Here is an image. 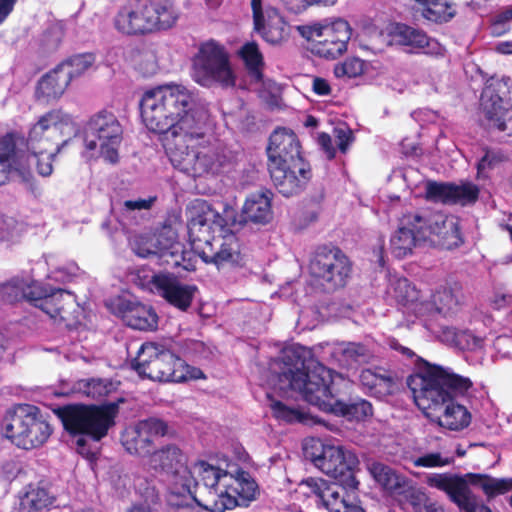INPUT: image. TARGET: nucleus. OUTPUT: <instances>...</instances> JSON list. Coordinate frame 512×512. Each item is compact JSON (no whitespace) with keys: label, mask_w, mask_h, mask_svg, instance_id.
<instances>
[{"label":"nucleus","mask_w":512,"mask_h":512,"mask_svg":"<svg viewBox=\"0 0 512 512\" xmlns=\"http://www.w3.org/2000/svg\"><path fill=\"white\" fill-rule=\"evenodd\" d=\"M140 112L144 126L164 136V147L174 167L194 178L220 171V157L209 139L213 119L189 87L170 82L146 90Z\"/></svg>","instance_id":"f257e3e1"},{"label":"nucleus","mask_w":512,"mask_h":512,"mask_svg":"<svg viewBox=\"0 0 512 512\" xmlns=\"http://www.w3.org/2000/svg\"><path fill=\"white\" fill-rule=\"evenodd\" d=\"M309 355L310 351L302 346L283 350L282 371L278 378L280 391L296 392L320 410L342 416L349 421H362L372 416V406L366 400L357 399L349 403L338 401L334 390L344 381V377L313 359L306 360Z\"/></svg>","instance_id":"f03ea898"},{"label":"nucleus","mask_w":512,"mask_h":512,"mask_svg":"<svg viewBox=\"0 0 512 512\" xmlns=\"http://www.w3.org/2000/svg\"><path fill=\"white\" fill-rule=\"evenodd\" d=\"M415 404L439 426L458 431L466 428L471 415L465 406L453 402V398L467 392L472 382L454 373L450 368L427 364L408 380Z\"/></svg>","instance_id":"7ed1b4c3"},{"label":"nucleus","mask_w":512,"mask_h":512,"mask_svg":"<svg viewBox=\"0 0 512 512\" xmlns=\"http://www.w3.org/2000/svg\"><path fill=\"white\" fill-rule=\"evenodd\" d=\"M223 213L199 199L193 201L186 211L192 250L205 263L217 267L239 264L242 260L238 240L231 230L234 211L225 207Z\"/></svg>","instance_id":"20e7f679"},{"label":"nucleus","mask_w":512,"mask_h":512,"mask_svg":"<svg viewBox=\"0 0 512 512\" xmlns=\"http://www.w3.org/2000/svg\"><path fill=\"white\" fill-rule=\"evenodd\" d=\"M429 243L445 249L461 244L459 219L440 212L422 218L418 214L404 215L390 238V251L397 258L410 255L418 244Z\"/></svg>","instance_id":"39448f33"},{"label":"nucleus","mask_w":512,"mask_h":512,"mask_svg":"<svg viewBox=\"0 0 512 512\" xmlns=\"http://www.w3.org/2000/svg\"><path fill=\"white\" fill-rule=\"evenodd\" d=\"M233 483L227 487L203 483L207 497L199 499L193 494L197 485L170 488L169 512H224L255 499L257 484L244 471L233 472Z\"/></svg>","instance_id":"423d86ee"},{"label":"nucleus","mask_w":512,"mask_h":512,"mask_svg":"<svg viewBox=\"0 0 512 512\" xmlns=\"http://www.w3.org/2000/svg\"><path fill=\"white\" fill-rule=\"evenodd\" d=\"M77 130L73 117L61 109L40 115L31 125L26 144L29 159L35 163L39 175L52 174L56 156Z\"/></svg>","instance_id":"0eeeda50"},{"label":"nucleus","mask_w":512,"mask_h":512,"mask_svg":"<svg viewBox=\"0 0 512 512\" xmlns=\"http://www.w3.org/2000/svg\"><path fill=\"white\" fill-rule=\"evenodd\" d=\"M143 465L155 472H162L169 477V487L182 488L183 485H197V478L209 486L227 487L233 483V471L224 470L205 461L188 465L186 455L181 449L169 444L152 451Z\"/></svg>","instance_id":"6e6552de"},{"label":"nucleus","mask_w":512,"mask_h":512,"mask_svg":"<svg viewBox=\"0 0 512 512\" xmlns=\"http://www.w3.org/2000/svg\"><path fill=\"white\" fill-rule=\"evenodd\" d=\"M271 179L284 196L298 193L309 181L310 167L300 154L296 135L285 128L277 129L268 146Z\"/></svg>","instance_id":"1a4fd4ad"},{"label":"nucleus","mask_w":512,"mask_h":512,"mask_svg":"<svg viewBox=\"0 0 512 512\" xmlns=\"http://www.w3.org/2000/svg\"><path fill=\"white\" fill-rule=\"evenodd\" d=\"M179 11L170 0H129L117 11L113 25L125 35H142L173 27Z\"/></svg>","instance_id":"9d476101"},{"label":"nucleus","mask_w":512,"mask_h":512,"mask_svg":"<svg viewBox=\"0 0 512 512\" xmlns=\"http://www.w3.org/2000/svg\"><path fill=\"white\" fill-rule=\"evenodd\" d=\"M133 367L141 377L154 381L182 382L202 377L199 369L187 365L170 349L151 342L141 346Z\"/></svg>","instance_id":"9b49d317"},{"label":"nucleus","mask_w":512,"mask_h":512,"mask_svg":"<svg viewBox=\"0 0 512 512\" xmlns=\"http://www.w3.org/2000/svg\"><path fill=\"white\" fill-rule=\"evenodd\" d=\"M307 42V49L316 57L335 60L344 55L352 37V27L342 18H325L297 26Z\"/></svg>","instance_id":"f8f14e48"},{"label":"nucleus","mask_w":512,"mask_h":512,"mask_svg":"<svg viewBox=\"0 0 512 512\" xmlns=\"http://www.w3.org/2000/svg\"><path fill=\"white\" fill-rule=\"evenodd\" d=\"M1 425L4 437L18 448L26 450L43 445L52 432L39 409L28 404L7 410Z\"/></svg>","instance_id":"ddd939ff"},{"label":"nucleus","mask_w":512,"mask_h":512,"mask_svg":"<svg viewBox=\"0 0 512 512\" xmlns=\"http://www.w3.org/2000/svg\"><path fill=\"white\" fill-rule=\"evenodd\" d=\"M192 79L200 86L233 88L236 72L225 48L215 41L202 43L192 60Z\"/></svg>","instance_id":"4468645a"},{"label":"nucleus","mask_w":512,"mask_h":512,"mask_svg":"<svg viewBox=\"0 0 512 512\" xmlns=\"http://www.w3.org/2000/svg\"><path fill=\"white\" fill-rule=\"evenodd\" d=\"M122 140L123 127L117 117L112 112L100 111L87 124L85 153L92 158H101L109 164H116L120 159Z\"/></svg>","instance_id":"2eb2a0df"},{"label":"nucleus","mask_w":512,"mask_h":512,"mask_svg":"<svg viewBox=\"0 0 512 512\" xmlns=\"http://www.w3.org/2000/svg\"><path fill=\"white\" fill-rule=\"evenodd\" d=\"M304 453L317 469L332 478L338 479L349 473V485L357 488L358 481L351 473L359 460L351 449L332 440L311 438L304 443Z\"/></svg>","instance_id":"dca6fc26"},{"label":"nucleus","mask_w":512,"mask_h":512,"mask_svg":"<svg viewBox=\"0 0 512 512\" xmlns=\"http://www.w3.org/2000/svg\"><path fill=\"white\" fill-rule=\"evenodd\" d=\"M426 483L444 491L456 505L465 503L471 486L482 489L488 497L504 494L512 489L511 478L496 479L481 474H467L464 477L429 474Z\"/></svg>","instance_id":"f3484780"},{"label":"nucleus","mask_w":512,"mask_h":512,"mask_svg":"<svg viewBox=\"0 0 512 512\" xmlns=\"http://www.w3.org/2000/svg\"><path fill=\"white\" fill-rule=\"evenodd\" d=\"M116 407L72 405L61 410L63 425L71 434L90 436L98 441L103 438L114 424Z\"/></svg>","instance_id":"a211bd4d"},{"label":"nucleus","mask_w":512,"mask_h":512,"mask_svg":"<svg viewBox=\"0 0 512 512\" xmlns=\"http://www.w3.org/2000/svg\"><path fill=\"white\" fill-rule=\"evenodd\" d=\"M132 248L138 256L151 258L159 266L178 267L186 258L181 243L176 241L175 231L168 227H164L157 236L135 239Z\"/></svg>","instance_id":"6ab92c4d"},{"label":"nucleus","mask_w":512,"mask_h":512,"mask_svg":"<svg viewBox=\"0 0 512 512\" xmlns=\"http://www.w3.org/2000/svg\"><path fill=\"white\" fill-rule=\"evenodd\" d=\"M299 488L301 493L313 498L329 512H363L355 495L337 483H329L322 478H308L300 483Z\"/></svg>","instance_id":"aec40b11"},{"label":"nucleus","mask_w":512,"mask_h":512,"mask_svg":"<svg viewBox=\"0 0 512 512\" xmlns=\"http://www.w3.org/2000/svg\"><path fill=\"white\" fill-rule=\"evenodd\" d=\"M508 87L496 82L487 85L481 95V109L491 128L506 131L512 127V99L505 98Z\"/></svg>","instance_id":"412c9836"},{"label":"nucleus","mask_w":512,"mask_h":512,"mask_svg":"<svg viewBox=\"0 0 512 512\" xmlns=\"http://www.w3.org/2000/svg\"><path fill=\"white\" fill-rule=\"evenodd\" d=\"M142 287L162 298L169 304L186 311L198 292L195 285L185 284L175 276L165 273L153 274L150 279L141 283Z\"/></svg>","instance_id":"4be33fe9"},{"label":"nucleus","mask_w":512,"mask_h":512,"mask_svg":"<svg viewBox=\"0 0 512 512\" xmlns=\"http://www.w3.org/2000/svg\"><path fill=\"white\" fill-rule=\"evenodd\" d=\"M384 41L390 45L408 48L411 52L430 55L443 54V46L423 31L400 23H388L381 32Z\"/></svg>","instance_id":"5701e85b"},{"label":"nucleus","mask_w":512,"mask_h":512,"mask_svg":"<svg viewBox=\"0 0 512 512\" xmlns=\"http://www.w3.org/2000/svg\"><path fill=\"white\" fill-rule=\"evenodd\" d=\"M348 258L339 249H319L310 262L311 274L332 288L341 287L350 273Z\"/></svg>","instance_id":"b1692460"},{"label":"nucleus","mask_w":512,"mask_h":512,"mask_svg":"<svg viewBox=\"0 0 512 512\" xmlns=\"http://www.w3.org/2000/svg\"><path fill=\"white\" fill-rule=\"evenodd\" d=\"M35 299H30L35 307L40 308L54 321H63L71 326L77 319L78 305L73 294L64 290L48 293L40 285V290L34 289Z\"/></svg>","instance_id":"393cba45"},{"label":"nucleus","mask_w":512,"mask_h":512,"mask_svg":"<svg viewBox=\"0 0 512 512\" xmlns=\"http://www.w3.org/2000/svg\"><path fill=\"white\" fill-rule=\"evenodd\" d=\"M166 432L164 422L157 419L144 420L124 431L122 444L128 453L140 456L144 461L151 454L154 441Z\"/></svg>","instance_id":"a878e982"},{"label":"nucleus","mask_w":512,"mask_h":512,"mask_svg":"<svg viewBox=\"0 0 512 512\" xmlns=\"http://www.w3.org/2000/svg\"><path fill=\"white\" fill-rule=\"evenodd\" d=\"M108 309L133 329L154 330L158 316L151 306L126 297H116L107 303Z\"/></svg>","instance_id":"bb28decb"},{"label":"nucleus","mask_w":512,"mask_h":512,"mask_svg":"<svg viewBox=\"0 0 512 512\" xmlns=\"http://www.w3.org/2000/svg\"><path fill=\"white\" fill-rule=\"evenodd\" d=\"M255 30L271 44H279L288 36L287 24L276 8L263 6L262 0H251Z\"/></svg>","instance_id":"cd10ccee"},{"label":"nucleus","mask_w":512,"mask_h":512,"mask_svg":"<svg viewBox=\"0 0 512 512\" xmlns=\"http://www.w3.org/2000/svg\"><path fill=\"white\" fill-rule=\"evenodd\" d=\"M425 194L427 199L435 202L466 205L477 200L479 190L476 185L471 183L454 185L427 182L425 185Z\"/></svg>","instance_id":"c85d7f7f"},{"label":"nucleus","mask_w":512,"mask_h":512,"mask_svg":"<svg viewBox=\"0 0 512 512\" xmlns=\"http://www.w3.org/2000/svg\"><path fill=\"white\" fill-rule=\"evenodd\" d=\"M13 170L29 189L34 188L35 178L30 168L22 162V157L16 153L14 138L6 136L0 139V185L6 183Z\"/></svg>","instance_id":"c756f323"},{"label":"nucleus","mask_w":512,"mask_h":512,"mask_svg":"<svg viewBox=\"0 0 512 512\" xmlns=\"http://www.w3.org/2000/svg\"><path fill=\"white\" fill-rule=\"evenodd\" d=\"M238 55L243 61L246 69L248 70L250 76L257 82L261 83L262 86L267 89L259 90L260 96L268 100L269 97L275 98L279 92V88L277 84L271 80L264 81L263 80V69H264V58L261 53L259 46L256 42L250 41L246 42L238 51Z\"/></svg>","instance_id":"7c9ffc66"},{"label":"nucleus","mask_w":512,"mask_h":512,"mask_svg":"<svg viewBox=\"0 0 512 512\" xmlns=\"http://www.w3.org/2000/svg\"><path fill=\"white\" fill-rule=\"evenodd\" d=\"M458 307V298L449 287H440L435 291L424 294L419 309V318L430 321L438 315L447 316L456 311Z\"/></svg>","instance_id":"2f4dec72"},{"label":"nucleus","mask_w":512,"mask_h":512,"mask_svg":"<svg viewBox=\"0 0 512 512\" xmlns=\"http://www.w3.org/2000/svg\"><path fill=\"white\" fill-rule=\"evenodd\" d=\"M241 217L244 222L269 223L273 219L271 192L260 190L249 194L242 205Z\"/></svg>","instance_id":"473e14b6"},{"label":"nucleus","mask_w":512,"mask_h":512,"mask_svg":"<svg viewBox=\"0 0 512 512\" xmlns=\"http://www.w3.org/2000/svg\"><path fill=\"white\" fill-rule=\"evenodd\" d=\"M367 470L376 484L386 493H401L409 486V480L405 476L382 462H369Z\"/></svg>","instance_id":"72a5a7b5"},{"label":"nucleus","mask_w":512,"mask_h":512,"mask_svg":"<svg viewBox=\"0 0 512 512\" xmlns=\"http://www.w3.org/2000/svg\"><path fill=\"white\" fill-rule=\"evenodd\" d=\"M388 293L404 307L406 313H412L416 317L419 315L418 306H421V300L424 297L406 278L395 279L388 290Z\"/></svg>","instance_id":"f704fd0d"},{"label":"nucleus","mask_w":512,"mask_h":512,"mask_svg":"<svg viewBox=\"0 0 512 512\" xmlns=\"http://www.w3.org/2000/svg\"><path fill=\"white\" fill-rule=\"evenodd\" d=\"M69 86V83L56 66L46 73L38 81L36 97L40 100L50 102L59 99Z\"/></svg>","instance_id":"c9c22d12"},{"label":"nucleus","mask_w":512,"mask_h":512,"mask_svg":"<svg viewBox=\"0 0 512 512\" xmlns=\"http://www.w3.org/2000/svg\"><path fill=\"white\" fill-rule=\"evenodd\" d=\"M34 289L40 290V283L22 279H14L0 284V300L14 303L22 299H35Z\"/></svg>","instance_id":"e433bc0d"},{"label":"nucleus","mask_w":512,"mask_h":512,"mask_svg":"<svg viewBox=\"0 0 512 512\" xmlns=\"http://www.w3.org/2000/svg\"><path fill=\"white\" fill-rule=\"evenodd\" d=\"M54 502V495L45 488L30 487L20 498L18 512H40L50 508Z\"/></svg>","instance_id":"4c0bfd02"},{"label":"nucleus","mask_w":512,"mask_h":512,"mask_svg":"<svg viewBox=\"0 0 512 512\" xmlns=\"http://www.w3.org/2000/svg\"><path fill=\"white\" fill-rule=\"evenodd\" d=\"M421 4L422 16L432 22H447L455 15V9L448 0H415Z\"/></svg>","instance_id":"58836bf2"},{"label":"nucleus","mask_w":512,"mask_h":512,"mask_svg":"<svg viewBox=\"0 0 512 512\" xmlns=\"http://www.w3.org/2000/svg\"><path fill=\"white\" fill-rule=\"evenodd\" d=\"M93 54L85 53L70 57L58 65L59 71L70 84L72 80L85 74L94 64Z\"/></svg>","instance_id":"ea45409f"},{"label":"nucleus","mask_w":512,"mask_h":512,"mask_svg":"<svg viewBox=\"0 0 512 512\" xmlns=\"http://www.w3.org/2000/svg\"><path fill=\"white\" fill-rule=\"evenodd\" d=\"M115 389L116 386L111 381L105 379H91L78 381L75 385L74 392L91 398H101Z\"/></svg>","instance_id":"a19ab883"},{"label":"nucleus","mask_w":512,"mask_h":512,"mask_svg":"<svg viewBox=\"0 0 512 512\" xmlns=\"http://www.w3.org/2000/svg\"><path fill=\"white\" fill-rule=\"evenodd\" d=\"M359 379L362 386L374 394L388 392L392 385V380L389 377L371 369L362 370Z\"/></svg>","instance_id":"79ce46f5"},{"label":"nucleus","mask_w":512,"mask_h":512,"mask_svg":"<svg viewBox=\"0 0 512 512\" xmlns=\"http://www.w3.org/2000/svg\"><path fill=\"white\" fill-rule=\"evenodd\" d=\"M333 356L343 366H350L366 353V348L357 343H337L332 348Z\"/></svg>","instance_id":"37998d69"},{"label":"nucleus","mask_w":512,"mask_h":512,"mask_svg":"<svg viewBox=\"0 0 512 512\" xmlns=\"http://www.w3.org/2000/svg\"><path fill=\"white\" fill-rule=\"evenodd\" d=\"M269 407L275 418L287 423H307L309 418L301 410L290 408L281 401L269 397Z\"/></svg>","instance_id":"c03bdc74"},{"label":"nucleus","mask_w":512,"mask_h":512,"mask_svg":"<svg viewBox=\"0 0 512 512\" xmlns=\"http://www.w3.org/2000/svg\"><path fill=\"white\" fill-rule=\"evenodd\" d=\"M365 63L359 58H348L334 67V74L337 78H356L364 73Z\"/></svg>","instance_id":"a18cd8bd"},{"label":"nucleus","mask_w":512,"mask_h":512,"mask_svg":"<svg viewBox=\"0 0 512 512\" xmlns=\"http://www.w3.org/2000/svg\"><path fill=\"white\" fill-rule=\"evenodd\" d=\"M64 36V30L61 23L50 25L40 36V46L47 51L56 49Z\"/></svg>","instance_id":"49530a36"},{"label":"nucleus","mask_w":512,"mask_h":512,"mask_svg":"<svg viewBox=\"0 0 512 512\" xmlns=\"http://www.w3.org/2000/svg\"><path fill=\"white\" fill-rule=\"evenodd\" d=\"M453 462V458L445 456L439 452L427 453L422 456L412 459V463L415 467L423 468H439L450 465Z\"/></svg>","instance_id":"de8ad7c7"},{"label":"nucleus","mask_w":512,"mask_h":512,"mask_svg":"<svg viewBox=\"0 0 512 512\" xmlns=\"http://www.w3.org/2000/svg\"><path fill=\"white\" fill-rule=\"evenodd\" d=\"M424 326L431 331L440 341L458 347V342L461 338V332L457 331L453 327L441 326L436 327L434 324L430 323L428 320H425Z\"/></svg>","instance_id":"09e8293b"},{"label":"nucleus","mask_w":512,"mask_h":512,"mask_svg":"<svg viewBox=\"0 0 512 512\" xmlns=\"http://www.w3.org/2000/svg\"><path fill=\"white\" fill-rule=\"evenodd\" d=\"M506 159L505 155L500 151L490 150L478 162V175L486 177L488 172L498 165H500Z\"/></svg>","instance_id":"8fccbe9b"},{"label":"nucleus","mask_w":512,"mask_h":512,"mask_svg":"<svg viewBox=\"0 0 512 512\" xmlns=\"http://www.w3.org/2000/svg\"><path fill=\"white\" fill-rule=\"evenodd\" d=\"M292 12L299 13L312 6L331 7L338 0H281Z\"/></svg>","instance_id":"3c124183"},{"label":"nucleus","mask_w":512,"mask_h":512,"mask_svg":"<svg viewBox=\"0 0 512 512\" xmlns=\"http://www.w3.org/2000/svg\"><path fill=\"white\" fill-rule=\"evenodd\" d=\"M512 21V7L506 8L496 14L491 23V32L495 36H500L509 31Z\"/></svg>","instance_id":"603ef678"},{"label":"nucleus","mask_w":512,"mask_h":512,"mask_svg":"<svg viewBox=\"0 0 512 512\" xmlns=\"http://www.w3.org/2000/svg\"><path fill=\"white\" fill-rule=\"evenodd\" d=\"M20 228L12 217H0V239L13 241L19 236Z\"/></svg>","instance_id":"864d4df0"},{"label":"nucleus","mask_w":512,"mask_h":512,"mask_svg":"<svg viewBox=\"0 0 512 512\" xmlns=\"http://www.w3.org/2000/svg\"><path fill=\"white\" fill-rule=\"evenodd\" d=\"M485 345L486 343L484 339L477 337L468 331L461 332V338L458 342L459 349L477 352L482 351Z\"/></svg>","instance_id":"5fc2aeb1"},{"label":"nucleus","mask_w":512,"mask_h":512,"mask_svg":"<svg viewBox=\"0 0 512 512\" xmlns=\"http://www.w3.org/2000/svg\"><path fill=\"white\" fill-rule=\"evenodd\" d=\"M467 500H465L464 504L457 505L461 510L465 512H491V510L478 503V500L472 491V488L468 490Z\"/></svg>","instance_id":"6e6d98bb"},{"label":"nucleus","mask_w":512,"mask_h":512,"mask_svg":"<svg viewBox=\"0 0 512 512\" xmlns=\"http://www.w3.org/2000/svg\"><path fill=\"white\" fill-rule=\"evenodd\" d=\"M336 143L342 152H346L348 146L353 141L352 131L346 127H338L335 129Z\"/></svg>","instance_id":"4d7b16f0"},{"label":"nucleus","mask_w":512,"mask_h":512,"mask_svg":"<svg viewBox=\"0 0 512 512\" xmlns=\"http://www.w3.org/2000/svg\"><path fill=\"white\" fill-rule=\"evenodd\" d=\"M153 202L154 198L127 200L123 203V211L128 213L134 210H147Z\"/></svg>","instance_id":"13d9d810"},{"label":"nucleus","mask_w":512,"mask_h":512,"mask_svg":"<svg viewBox=\"0 0 512 512\" xmlns=\"http://www.w3.org/2000/svg\"><path fill=\"white\" fill-rule=\"evenodd\" d=\"M18 0H0V25L13 12Z\"/></svg>","instance_id":"bf43d9fd"},{"label":"nucleus","mask_w":512,"mask_h":512,"mask_svg":"<svg viewBox=\"0 0 512 512\" xmlns=\"http://www.w3.org/2000/svg\"><path fill=\"white\" fill-rule=\"evenodd\" d=\"M313 91L320 95V96H326L331 93V87L327 80L323 78H315L313 80Z\"/></svg>","instance_id":"052dcab7"},{"label":"nucleus","mask_w":512,"mask_h":512,"mask_svg":"<svg viewBox=\"0 0 512 512\" xmlns=\"http://www.w3.org/2000/svg\"><path fill=\"white\" fill-rule=\"evenodd\" d=\"M318 143L324 149L329 158H333L335 155V149L332 145L331 137L326 133L318 135Z\"/></svg>","instance_id":"680f3d73"},{"label":"nucleus","mask_w":512,"mask_h":512,"mask_svg":"<svg viewBox=\"0 0 512 512\" xmlns=\"http://www.w3.org/2000/svg\"><path fill=\"white\" fill-rule=\"evenodd\" d=\"M495 50L500 54H512V41L500 42L496 45Z\"/></svg>","instance_id":"e2e57ef3"},{"label":"nucleus","mask_w":512,"mask_h":512,"mask_svg":"<svg viewBox=\"0 0 512 512\" xmlns=\"http://www.w3.org/2000/svg\"><path fill=\"white\" fill-rule=\"evenodd\" d=\"M76 446H77L78 453H80L81 455H83L85 457H90L92 455L89 451H87L85 449V440H84V438L81 437V438L77 439Z\"/></svg>","instance_id":"0e129e2a"},{"label":"nucleus","mask_w":512,"mask_h":512,"mask_svg":"<svg viewBox=\"0 0 512 512\" xmlns=\"http://www.w3.org/2000/svg\"><path fill=\"white\" fill-rule=\"evenodd\" d=\"M305 126L306 127H316L317 119L313 116H307V118L305 120Z\"/></svg>","instance_id":"69168bd1"},{"label":"nucleus","mask_w":512,"mask_h":512,"mask_svg":"<svg viewBox=\"0 0 512 512\" xmlns=\"http://www.w3.org/2000/svg\"><path fill=\"white\" fill-rule=\"evenodd\" d=\"M128 512H150V510L147 507L135 505L132 508H130Z\"/></svg>","instance_id":"338daca9"},{"label":"nucleus","mask_w":512,"mask_h":512,"mask_svg":"<svg viewBox=\"0 0 512 512\" xmlns=\"http://www.w3.org/2000/svg\"><path fill=\"white\" fill-rule=\"evenodd\" d=\"M205 2L210 8H216L221 4L222 0H205Z\"/></svg>","instance_id":"774afa93"}]
</instances>
